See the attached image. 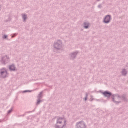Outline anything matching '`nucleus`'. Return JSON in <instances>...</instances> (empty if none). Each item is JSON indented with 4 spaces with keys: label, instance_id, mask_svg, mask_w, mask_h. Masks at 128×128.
Returning <instances> with one entry per match:
<instances>
[{
    "label": "nucleus",
    "instance_id": "obj_1",
    "mask_svg": "<svg viewBox=\"0 0 128 128\" xmlns=\"http://www.w3.org/2000/svg\"><path fill=\"white\" fill-rule=\"evenodd\" d=\"M57 118V121L56 124H54V128H66V120H64V124L62 126H60V125H58V124H62V120H64V118L62 117H55Z\"/></svg>",
    "mask_w": 128,
    "mask_h": 128
},
{
    "label": "nucleus",
    "instance_id": "obj_2",
    "mask_svg": "<svg viewBox=\"0 0 128 128\" xmlns=\"http://www.w3.org/2000/svg\"><path fill=\"white\" fill-rule=\"evenodd\" d=\"M120 96L118 94H113L111 98H112V102L116 104H120V101H118L120 100Z\"/></svg>",
    "mask_w": 128,
    "mask_h": 128
},
{
    "label": "nucleus",
    "instance_id": "obj_3",
    "mask_svg": "<svg viewBox=\"0 0 128 128\" xmlns=\"http://www.w3.org/2000/svg\"><path fill=\"white\" fill-rule=\"evenodd\" d=\"M54 46L55 50H60L62 48V42L61 40H58L54 42Z\"/></svg>",
    "mask_w": 128,
    "mask_h": 128
},
{
    "label": "nucleus",
    "instance_id": "obj_4",
    "mask_svg": "<svg viewBox=\"0 0 128 128\" xmlns=\"http://www.w3.org/2000/svg\"><path fill=\"white\" fill-rule=\"evenodd\" d=\"M76 128H86V125L84 122L82 120L76 122Z\"/></svg>",
    "mask_w": 128,
    "mask_h": 128
},
{
    "label": "nucleus",
    "instance_id": "obj_5",
    "mask_svg": "<svg viewBox=\"0 0 128 128\" xmlns=\"http://www.w3.org/2000/svg\"><path fill=\"white\" fill-rule=\"evenodd\" d=\"M10 62V58L8 56H5L2 57V60H0L1 64H2L6 65Z\"/></svg>",
    "mask_w": 128,
    "mask_h": 128
},
{
    "label": "nucleus",
    "instance_id": "obj_6",
    "mask_svg": "<svg viewBox=\"0 0 128 128\" xmlns=\"http://www.w3.org/2000/svg\"><path fill=\"white\" fill-rule=\"evenodd\" d=\"M112 20V16L108 14L106 15L103 20V22L104 24H109V22H110V20Z\"/></svg>",
    "mask_w": 128,
    "mask_h": 128
},
{
    "label": "nucleus",
    "instance_id": "obj_7",
    "mask_svg": "<svg viewBox=\"0 0 128 128\" xmlns=\"http://www.w3.org/2000/svg\"><path fill=\"white\" fill-rule=\"evenodd\" d=\"M102 94L106 97L108 98H110V96H112V94L110 92V91H104V92H102Z\"/></svg>",
    "mask_w": 128,
    "mask_h": 128
},
{
    "label": "nucleus",
    "instance_id": "obj_8",
    "mask_svg": "<svg viewBox=\"0 0 128 128\" xmlns=\"http://www.w3.org/2000/svg\"><path fill=\"white\" fill-rule=\"evenodd\" d=\"M78 52H72L69 54V58L70 60H74L76 58V56H78Z\"/></svg>",
    "mask_w": 128,
    "mask_h": 128
},
{
    "label": "nucleus",
    "instance_id": "obj_9",
    "mask_svg": "<svg viewBox=\"0 0 128 128\" xmlns=\"http://www.w3.org/2000/svg\"><path fill=\"white\" fill-rule=\"evenodd\" d=\"M1 77L3 78H6V75L8 74V72H6V70L3 68L0 71Z\"/></svg>",
    "mask_w": 128,
    "mask_h": 128
},
{
    "label": "nucleus",
    "instance_id": "obj_10",
    "mask_svg": "<svg viewBox=\"0 0 128 128\" xmlns=\"http://www.w3.org/2000/svg\"><path fill=\"white\" fill-rule=\"evenodd\" d=\"M120 99L122 100H123L124 102H128V98H126V94H123L122 96H120Z\"/></svg>",
    "mask_w": 128,
    "mask_h": 128
},
{
    "label": "nucleus",
    "instance_id": "obj_11",
    "mask_svg": "<svg viewBox=\"0 0 128 128\" xmlns=\"http://www.w3.org/2000/svg\"><path fill=\"white\" fill-rule=\"evenodd\" d=\"M121 74L122 76H126V74H128V71L126 69H122Z\"/></svg>",
    "mask_w": 128,
    "mask_h": 128
},
{
    "label": "nucleus",
    "instance_id": "obj_12",
    "mask_svg": "<svg viewBox=\"0 0 128 128\" xmlns=\"http://www.w3.org/2000/svg\"><path fill=\"white\" fill-rule=\"evenodd\" d=\"M22 18L23 20V22H26V20H28V15L22 14Z\"/></svg>",
    "mask_w": 128,
    "mask_h": 128
},
{
    "label": "nucleus",
    "instance_id": "obj_13",
    "mask_svg": "<svg viewBox=\"0 0 128 128\" xmlns=\"http://www.w3.org/2000/svg\"><path fill=\"white\" fill-rule=\"evenodd\" d=\"M9 70H16V66L14 64L10 65L9 66Z\"/></svg>",
    "mask_w": 128,
    "mask_h": 128
},
{
    "label": "nucleus",
    "instance_id": "obj_14",
    "mask_svg": "<svg viewBox=\"0 0 128 128\" xmlns=\"http://www.w3.org/2000/svg\"><path fill=\"white\" fill-rule=\"evenodd\" d=\"M90 26V24L88 22H84V28H88V26Z\"/></svg>",
    "mask_w": 128,
    "mask_h": 128
},
{
    "label": "nucleus",
    "instance_id": "obj_15",
    "mask_svg": "<svg viewBox=\"0 0 128 128\" xmlns=\"http://www.w3.org/2000/svg\"><path fill=\"white\" fill-rule=\"evenodd\" d=\"M42 92H40V93L39 94L38 96V99L40 100V98H42Z\"/></svg>",
    "mask_w": 128,
    "mask_h": 128
},
{
    "label": "nucleus",
    "instance_id": "obj_16",
    "mask_svg": "<svg viewBox=\"0 0 128 128\" xmlns=\"http://www.w3.org/2000/svg\"><path fill=\"white\" fill-rule=\"evenodd\" d=\"M42 102V100H40V99H38L37 100V102L36 104V106H38V104H40V102Z\"/></svg>",
    "mask_w": 128,
    "mask_h": 128
},
{
    "label": "nucleus",
    "instance_id": "obj_17",
    "mask_svg": "<svg viewBox=\"0 0 128 128\" xmlns=\"http://www.w3.org/2000/svg\"><path fill=\"white\" fill-rule=\"evenodd\" d=\"M8 38V35L4 34V36H2V38H4L6 40V38Z\"/></svg>",
    "mask_w": 128,
    "mask_h": 128
},
{
    "label": "nucleus",
    "instance_id": "obj_18",
    "mask_svg": "<svg viewBox=\"0 0 128 128\" xmlns=\"http://www.w3.org/2000/svg\"><path fill=\"white\" fill-rule=\"evenodd\" d=\"M18 35V34L17 33H15L14 34H13L12 36V38H14V36H16Z\"/></svg>",
    "mask_w": 128,
    "mask_h": 128
},
{
    "label": "nucleus",
    "instance_id": "obj_19",
    "mask_svg": "<svg viewBox=\"0 0 128 128\" xmlns=\"http://www.w3.org/2000/svg\"><path fill=\"white\" fill-rule=\"evenodd\" d=\"M12 112V108L10 110H8V114H10V112Z\"/></svg>",
    "mask_w": 128,
    "mask_h": 128
},
{
    "label": "nucleus",
    "instance_id": "obj_20",
    "mask_svg": "<svg viewBox=\"0 0 128 128\" xmlns=\"http://www.w3.org/2000/svg\"><path fill=\"white\" fill-rule=\"evenodd\" d=\"M30 92V90H25L23 91V92L26 93V92Z\"/></svg>",
    "mask_w": 128,
    "mask_h": 128
},
{
    "label": "nucleus",
    "instance_id": "obj_21",
    "mask_svg": "<svg viewBox=\"0 0 128 128\" xmlns=\"http://www.w3.org/2000/svg\"><path fill=\"white\" fill-rule=\"evenodd\" d=\"M86 96L87 98L88 96V92H86Z\"/></svg>",
    "mask_w": 128,
    "mask_h": 128
},
{
    "label": "nucleus",
    "instance_id": "obj_22",
    "mask_svg": "<svg viewBox=\"0 0 128 128\" xmlns=\"http://www.w3.org/2000/svg\"><path fill=\"white\" fill-rule=\"evenodd\" d=\"M98 8H102V6L98 5Z\"/></svg>",
    "mask_w": 128,
    "mask_h": 128
},
{
    "label": "nucleus",
    "instance_id": "obj_23",
    "mask_svg": "<svg viewBox=\"0 0 128 128\" xmlns=\"http://www.w3.org/2000/svg\"><path fill=\"white\" fill-rule=\"evenodd\" d=\"M84 100L86 101V100H88V97H85V98H84Z\"/></svg>",
    "mask_w": 128,
    "mask_h": 128
},
{
    "label": "nucleus",
    "instance_id": "obj_24",
    "mask_svg": "<svg viewBox=\"0 0 128 128\" xmlns=\"http://www.w3.org/2000/svg\"><path fill=\"white\" fill-rule=\"evenodd\" d=\"M27 114H30V112H32V111H30L26 112Z\"/></svg>",
    "mask_w": 128,
    "mask_h": 128
},
{
    "label": "nucleus",
    "instance_id": "obj_25",
    "mask_svg": "<svg viewBox=\"0 0 128 128\" xmlns=\"http://www.w3.org/2000/svg\"><path fill=\"white\" fill-rule=\"evenodd\" d=\"M25 114L22 115L21 116H24Z\"/></svg>",
    "mask_w": 128,
    "mask_h": 128
},
{
    "label": "nucleus",
    "instance_id": "obj_26",
    "mask_svg": "<svg viewBox=\"0 0 128 128\" xmlns=\"http://www.w3.org/2000/svg\"><path fill=\"white\" fill-rule=\"evenodd\" d=\"M100 0H97V2H100Z\"/></svg>",
    "mask_w": 128,
    "mask_h": 128
}]
</instances>
